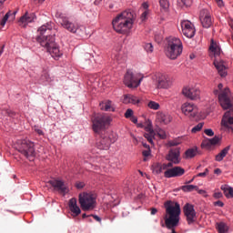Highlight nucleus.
<instances>
[{"instance_id":"nucleus-30","label":"nucleus","mask_w":233,"mask_h":233,"mask_svg":"<svg viewBox=\"0 0 233 233\" xmlns=\"http://www.w3.org/2000/svg\"><path fill=\"white\" fill-rule=\"evenodd\" d=\"M216 228L218 229V233H228V227L224 222L216 224Z\"/></svg>"},{"instance_id":"nucleus-18","label":"nucleus","mask_w":233,"mask_h":233,"mask_svg":"<svg viewBox=\"0 0 233 233\" xmlns=\"http://www.w3.org/2000/svg\"><path fill=\"white\" fill-rule=\"evenodd\" d=\"M183 95L187 98H189L191 100H197L199 98V89L197 87H184L183 89Z\"/></svg>"},{"instance_id":"nucleus-25","label":"nucleus","mask_w":233,"mask_h":233,"mask_svg":"<svg viewBox=\"0 0 233 233\" xmlns=\"http://www.w3.org/2000/svg\"><path fill=\"white\" fill-rule=\"evenodd\" d=\"M99 107L101 110H105V112H115V107L112 106L110 100L99 103Z\"/></svg>"},{"instance_id":"nucleus-32","label":"nucleus","mask_w":233,"mask_h":233,"mask_svg":"<svg viewBox=\"0 0 233 233\" xmlns=\"http://www.w3.org/2000/svg\"><path fill=\"white\" fill-rule=\"evenodd\" d=\"M167 170V167L166 166H161V164H157L153 167V171L155 174L159 175L162 173V171Z\"/></svg>"},{"instance_id":"nucleus-29","label":"nucleus","mask_w":233,"mask_h":233,"mask_svg":"<svg viewBox=\"0 0 233 233\" xmlns=\"http://www.w3.org/2000/svg\"><path fill=\"white\" fill-rule=\"evenodd\" d=\"M221 190H223L224 196L228 199L233 198V187L228 186H221Z\"/></svg>"},{"instance_id":"nucleus-7","label":"nucleus","mask_w":233,"mask_h":233,"mask_svg":"<svg viewBox=\"0 0 233 233\" xmlns=\"http://www.w3.org/2000/svg\"><path fill=\"white\" fill-rule=\"evenodd\" d=\"M18 152L26 158L35 157V143L28 139L18 140Z\"/></svg>"},{"instance_id":"nucleus-6","label":"nucleus","mask_w":233,"mask_h":233,"mask_svg":"<svg viewBox=\"0 0 233 233\" xmlns=\"http://www.w3.org/2000/svg\"><path fill=\"white\" fill-rule=\"evenodd\" d=\"M97 196L91 192H82L78 194V204L83 211H90L96 208Z\"/></svg>"},{"instance_id":"nucleus-21","label":"nucleus","mask_w":233,"mask_h":233,"mask_svg":"<svg viewBox=\"0 0 233 233\" xmlns=\"http://www.w3.org/2000/svg\"><path fill=\"white\" fill-rule=\"evenodd\" d=\"M112 143L113 142L111 138H109L108 137H101V138H99V141L96 142V147L100 150H108Z\"/></svg>"},{"instance_id":"nucleus-3","label":"nucleus","mask_w":233,"mask_h":233,"mask_svg":"<svg viewBox=\"0 0 233 233\" xmlns=\"http://www.w3.org/2000/svg\"><path fill=\"white\" fill-rule=\"evenodd\" d=\"M112 118L108 114H93L91 116V127L96 135L101 136L111 124Z\"/></svg>"},{"instance_id":"nucleus-45","label":"nucleus","mask_w":233,"mask_h":233,"mask_svg":"<svg viewBox=\"0 0 233 233\" xmlns=\"http://www.w3.org/2000/svg\"><path fill=\"white\" fill-rule=\"evenodd\" d=\"M144 49L147 51V53H152L154 51V47L152 46L151 43L146 44V46H144Z\"/></svg>"},{"instance_id":"nucleus-34","label":"nucleus","mask_w":233,"mask_h":233,"mask_svg":"<svg viewBox=\"0 0 233 233\" xmlns=\"http://www.w3.org/2000/svg\"><path fill=\"white\" fill-rule=\"evenodd\" d=\"M159 5L160 10L163 12H167V10H169V1L167 0H159Z\"/></svg>"},{"instance_id":"nucleus-35","label":"nucleus","mask_w":233,"mask_h":233,"mask_svg":"<svg viewBox=\"0 0 233 233\" xmlns=\"http://www.w3.org/2000/svg\"><path fill=\"white\" fill-rule=\"evenodd\" d=\"M11 15L12 17L15 16V12L11 13V11H8L0 22L1 26L5 27L6 21H8V18H10Z\"/></svg>"},{"instance_id":"nucleus-37","label":"nucleus","mask_w":233,"mask_h":233,"mask_svg":"<svg viewBox=\"0 0 233 233\" xmlns=\"http://www.w3.org/2000/svg\"><path fill=\"white\" fill-rule=\"evenodd\" d=\"M178 6L183 7H189L193 4L192 0H178L177 1Z\"/></svg>"},{"instance_id":"nucleus-27","label":"nucleus","mask_w":233,"mask_h":233,"mask_svg":"<svg viewBox=\"0 0 233 233\" xmlns=\"http://www.w3.org/2000/svg\"><path fill=\"white\" fill-rule=\"evenodd\" d=\"M209 50L213 53V55H215V56H219L220 47L219 45L214 41V39L210 40Z\"/></svg>"},{"instance_id":"nucleus-2","label":"nucleus","mask_w":233,"mask_h":233,"mask_svg":"<svg viewBox=\"0 0 233 233\" xmlns=\"http://www.w3.org/2000/svg\"><path fill=\"white\" fill-rule=\"evenodd\" d=\"M135 13L130 10L123 11L112 21L114 30L119 34H127L132 29Z\"/></svg>"},{"instance_id":"nucleus-44","label":"nucleus","mask_w":233,"mask_h":233,"mask_svg":"<svg viewBox=\"0 0 233 233\" xmlns=\"http://www.w3.org/2000/svg\"><path fill=\"white\" fill-rule=\"evenodd\" d=\"M157 136H159L160 138L166 139L167 138V133H165L164 129L158 128L157 130Z\"/></svg>"},{"instance_id":"nucleus-8","label":"nucleus","mask_w":233,"mask_h":233,"mask_svg":"<svg viewBox=\"0 0 233 233\" xmlns=\"http://www.w3.org/2000/svg\"><path fill=\"white\" fill-rule=\"evenodd\" d=\"M56 17H58L61 26L66 29L67 32L76 34L77 30L79 29V25L70 22L68 17L62 13L56 14Z\"/></svg>"},{"instance_id":"nucleus-59","label":"nucleus","mask_w":233,"mask_h":233,"mask_svg":"<svg viewBox=\"0 0 233 233\" xmlns=\"http://www.w3.org/2000/svg\"><path fill=\"white\" fill-rule=\"evenodd\" d=\"M6 115L13 117L15 115V113H14L12 110H8V111H6Z\"/></svg>"},{"instance_id":"nucleus-5","label":"nucleus","mask_w":233,"mask_h":233,"mask_svg":"<svg viewBox=\"0 0 233 233\" xmlns=\"http://www.w3.org/2000/svg\"><path fill=\"white\" fill-rule=\"evenodd\" d=\"M183 52V44L175 36L167 37L166 44V56L170 60H176Z\"/></svg>"},{"instance_id":"nucleus-48","label":"nucleus","mask_w":233,"mask_h":233,"mask_svg":"<svg viewBox=\"0 0 233 233\" xmlns=\"http://www.w3.org/2000/svg\"><path fill=\"white\" fill-rule=\"evenodd\" d=\"M85 186H86L85 182H76V188H77V189H82L85 187Z\"/></svg>"},{"instance_id":"nucleus-56","label":"nucleus","mask_w":233,"mask_h":233,"mask_svg":"<svg viewBox=\"0 0 233 233\" xmlns=\"http://www.w3.org/2000/svg\"><path fill=\"white\" fill-rule=\"evenodd\" d=\"M214 198L217 199H219L220 198H222V193L221 192H216L214 194Z\"/></svg>"},{"instance_id":"nucleus-10","label":"nucleus","mask_w":233,"mask_h":233,"mask_svg":"<svg viewBox=\"0 0 233 233\" xmlns=\"http://www.w3.org/2000/svg\"><path fill=\"white\" fill-rule=\"evenodd\" d=\"M49 185L54 187V190L61 194L62 196H66L69 193L68 185L64 181L59 179H53L48 181Z\"/></svg>"},{"instance_id":"nucleus-16","label":"nucleus","mask_w":233,"mask_h":233,"mask_svg":"<svg viewBox=\"0 0 233 233\" xmlns=\"http://www.w3.org/2000/svg\"><path fill=\"white\" fill-rule=\"evenodd\" d=\"M199 20L204 28H209L210 25H212V18L210 17V13L208 9L200 10Z\"/></svg>"},{"instance_id":"nucleus-52","label":"nucleus","mask_w":233,"mask_h":233,"mask_svg":"<svg viewBox=\"0 0 233 233\" xmlns=\"http://www.w3.org/2000/svg\"><path fill=\"white\" fill-rule=\"evenodd\" d=\"M173 165H175V163L172 162V161H170V162L167 163V164H162V165H160V166L166 167H167V168H172Z\"/></svg>"},{"instance_id":"nucleus-1","label":"nucleus","mask_w":233,"mask_h":233,"mask_svg":"<svg viewBox=\"0 0 233 233\" xmlns=\"http://www.w3.org/2000/svg\"><path fill=\"white\" fill-rule=\"evenodd\" d=\"M38 35L35 37V41L40 44L41 46L46 48L54 59H58L62 56V52L59 50L58 45L56 43V31L54 28V24L48 22L44 24L37 29Z\"/></svg>"},{"instance_id":"nucleus-58","label":"nucleus","mask_w":233,"mask_h":233,"mask_svg":"<svg viewBox=\"0 0 233 233\" xmlns=\"http://www.w3.org/2000/svg\"><path fill=\"white\" fill-rule=\"evenodd\" d=\"M207 172H202V173H198V175H197V177H207Z\"/></svg>"},{"instance_id":"nucleus-4","label":"nucleus","mask_w":233,"mask_h":233,"mask_svg":"<svg viewBox=\"0 0 233 233\" xmlns=\"http://www.w3.org/2000/svg\"><path fill=\"white\" fill-rule=\"evenodd\" d=\"M213 94L218 96L221 108L228 110L233 107V96H231L228 87H223L222 84H218V87L213 90Z\"/></svg>"},{"instance_id":"nucleus-62","label":"nucleus","mask_w":233,"mask_h":233,"mask_svg":"<svg viewBox=\"0 0 233 233\" xmlns=\"http://www.w3.org/2000/svg\"><path fill=\"white\" fill-rule=\"evenodd\" d=\"M216 3H218V6H222L223 5V1L222 0H215Z\"/></svg>"},{"instance_id":"nucleus-13","label":"nucleus","mask_w":233,"mask_h":233,"mask_svg":"<svg viewBox=\"0 0 233 233\" xmlns=\"http://www.w3.org/2000/svg\"><path fill=\"white\" fill-rule=\"evenodd\" d=\"M181 112H183L184 116L193 119L198 114V109L194 104L186 102L181 106Z\"/></svg>"},{"instance_id":"nucleus-63","label":"nucleus","mask_w":233,"mask_h":233,"mask_svg":"<svg viewBox=\"0 0 233 233\" xmlns=\"http://www.w3.org/2000/svg\"><path fill=\"white\" fill-rule=\"evenodd\" d=\"M228 25L231 28V30H233V20H229Z\"/></svg>"},{"instance_id":"nucleus-33","label":"nucleus","mask_w":233,"mask_h":233,"mask_svg":"<svg viewBox=\"0 0 233 233\" xmlns=\"http://www.w3.org/2000/svg\"><path fill=\"white\" fill-rule=\"evenodd\" d=\"M197 154H198L197 148L187 149L186 151V159H191L195 157Z\"/></svg>"},{"instance_id":"nucleus-49","label":"nucleus","mask_w":233,"mask_h":233,"mask_svg":"<svg viewBox=\"0 0 233 233\" xmlns=\"http://www.w3.org/2000/svg\"><path fill=\"white\" fill-rule=\"evenodd\" d=\"M204 133L208 137H214V131L212 129H205Z\"/></svg>"},{"instance_id":"nucleus-15","label":"nucleus","mask_w":233,"mask_h":233,"mask_svg":"<svg viewBox=\"0 0 233 233\" xmlns=\"http://www.w3.org/2000/svg\"><path fill=\"white\" fill-rule=\"evenodd\" d=\"M185 175V168L176 166L175 167L166 169L163 173L165 178H175Z\"/></svg>"},{"instance_id":"nucleus-17","label":"nucleus","mask_w":233,"mask_h":233,"mask_svg":"<svg viewBox=\"0 0 233 233\" xmlns=\"http://www.w3.org/2000/svg\"><path fill=\"white\" fill-rule=\"evenodd\" d=\"M166 160L175 163V165L180 164V149L178 147L170 149L167 156H166Z\"/></svg>"},{"instance_id":"nucleus-55","label":"nucleus","mask_w":233,"mask_h":233,"mask_svg":"<svg viewBox=\"0 0 233 233\" xmlns=\"http://www.w3.org/2000/svg\"><path fill=\"white\" fill-rule=\"evenodd\" d=\"M225 204L222 201H216L215 202V207H220L223 208Z\"/></svg>"},{"instance_id":"nucleus-38","label":"nucleus","mask_w":233,"mask_h":233,"mask_svg":"<svg viewBox=\"0 0 233 233\" xmlns=\"http://www.w3.org/2000/svg\"><path fill=\"white\" fill-rule=\"evenodd\" d=\"M196 188H197V186H193V185H187V186L181 187V190H183L184 192H192Z\"/></svg>"},{"instance_id":"nucleus-54","label":"nucleus","mask_w":233,"mask_h":233,"mask_svg":"<svg viewBox=\"0 0 233 233\" xmlns=\"http://www.w3.org/2000/svg\"><path fill=\"white\" fill-rule=\"evenodd\" d=\"M90 217H93L94 220H96V222L101 223V218L97 215H90Z\"/></svg>"},{"instance_id":"nucleus-19","label":"nucleus","mask_w":233,"mask_h":233,"mask_svg":"<svg viewBox=\"0 0 233 233\" xmlns=\"http://www.w3.org/2000/svg\"><path fill=\"white\" fill-rule=\"evenodd\" d=\"M213 65L215 66L216 69H218V75L221 77H226L228 76V63L223 60H217L213 62Z\"/></svg>"},{"instance_id":"nucleus-39","label":"nucleus","mask_w":233,"mask_h":233,"mask_svg":"<svg viewBox=\"0 0 233 233\" xmlns=\"http://www.w3.org/2000/svg\"><path fill=\"white\" fill-rule=\"evenodd\" d=\"M41 80L46 82H51L50 74L47 71H44L43 75H41Z\"/></svg>"},{"instance_id":"nucleus-11","label":"nucleus","mask_w":233,"mask_h":233,"mask_svg":"<svg viewBox=\"0 0 233 233\" xmlns=\"http://www.w3.org/2000/svg\"><path fill=\"white\" fill-rule=\"evenodd\" d=\"M184 217H186L187 223L188 225L194 224L197 220V213L196 209H194V206L187 203L183 208Z\"/></svg>"},{"instance_id":"nucleus-46","label":"nucleus","mask_w":233,"mask_h":233,"mask_svg":"<svg viewBox=\"0 0 233 233\" xmlns=\"http://www.w3.org/2000/svg\"><path fill=\"white\" fill-rule=\"evenodd\" d=\"M180 144H181V142L178 139H175V140H170L169 143H167V146L177 147Z\"/></svg>"},{"instance_id":"nucleus-40","label":"nucleus","mask_w":233,"mask_h":233,"mask_svg":"<svg viewBox=\"0 0 233 233\" xmlns=\"http://www.w3.org/2000/svg\"><path fill=\"white\" fill-rule=\"evenodd\" d=\"M216 146V144L210 143L209 141H202V144H200V147H202V148H207L209 149L211 147Z\"/></svg>"},{"instance_id":"nucleus-57","label":"nucleus","mask_w":233,"mask_h":233,"mask_svg":"<svg viewBox=\"0 0 233 233\" xmlns=\"http://www.w3.org/2000/svg\"><path fill=\"white\" fill-rule=\"evenodd\" d=\"M130 121H131V123L137 124V117H136V116H131V117H130Z\"/></svg>"},{"instance_id":"nucleus-24","label":"nucleus","mask_w":233,"mask_h":233,"mask_svg":"<svg viewBox=\"0 0 233 233\" xmlns=\"http://www.w3.org/2000/svg\"><path fill=\"white\" fill-rule=\"evenodd\" d=\"M146 134H144V137L147 138V141H148L149 144L154 145L153 139L156 137V132L152 129V127L147 126L146 127Z\"/></svg>"},{"instance_id":"nucleus-64","label":"nucleus","mask_w":233,"mask_h":233,"mask_svg":"<svg viewBox=\"0 0 233 233\" xmlns=\"http://www.w3.org/2000/svg\"><path fill=\"white\" fill-rule=\"evenodd\" d=\"M143 147H144V148H147V150H149V146L147 145L146 143H143Z\"/></svg>"},{"instance_id":"nucleus-50","label":"nucleus","mask_w":233,"mask_h":233,"mask_svg":"<svg viewBox=\"0 0 233 233\" xmlns=\"http://www.w3.org/2000/svg\"><path fill=\"white\" fill-rule=\"evenodd\" d=\"M35 132L37 133L38 136H43V135H45V133L43 132V130L40 129V128L37 127H35Z\"/></svg>"},{"instance_id":"nucleus-60","label":"nucleus","mask_w":233,"mask_h":233,"mask_svg":"<svg viewBox=\"0 0 233 233\" xmlns=\"http://www.w3.org/2000/svg\"><path fill=\"white\" fill-rule=\"evenodd\" d=\"M214 173H215V175H220V174H222V170L220 168H216Z\"/></svg>"},{"instance_id":"nucleus-36","label":"nucleus","mask_w":233,"mask_h":233,"mask_svg":"<svg viewBox=\"0 0 233 233\" xmlns=\"http://www.w3.org/2000/svg\"><path fill=\"white\" fill-rule=\"evenodd\" d=\"M11 15L12 17L15 16V12L11 13V11H8L0 22L1 26L5 27L6 21H8V18H10Z\"/></svg>"},{"instance_id":"nucleus-12","label":"nucleus","mask_w":233,"mask_h":233,"mask_svg":"<svg viewBox=\"0 0 233 233\" xmlns=\"http://www.w3.org/2000/svg\"><path fill=\"white\" fill-rule=\"evenodd\" d=\"M221 126L224 130L233 133V109L224 113L223 118L221 119Z\"/></svg>"},{"instance_id":"nucleus-22","label":"nucleus","mask_w":233,"mask_h":233,"mask_svg":"<svg viewBox=\"0 0 233 233\" xmlns=\"http://www.w3.org/2000/svg\"><path fill=\"white\" fill-rule=\"evenodd\" d=\"M69 210H70V212H72L73 217H77L82 212L79 206H77L76 198H70V200H69Z\"/></svg>"},{"instance_id":"nucleus-31","label":"nucleus","mask_w":233,"mask_h":233,"mask_svg":"<svg viewBox=\"0 0 233 233\" xmlns=\"http://www.w3.org/2000/svg\"><path fill=\"white\" fill-rule=\"evenodd\" d=\"M20 23H22V24H29V23H32V22H34V15H30V16H29V15H27V13L26 14H25L24 15V16H21L20 17Z\"/></svg>"},{"instance_id":"nucleus-26","label":"nucleus","mask_w":233,"mask_h":233,"mask_svg":"<svg viewBox=\"0 0 233 233\" xmlns=\"http://www.w3.org/2000/svg\"><path fill=\"white\" fill-rule=\"evenodd\" d=\"M139 100L137 96H133V95H125L124 98H123V104H133V105H137L138 104Z\"/></svg>"},{"instance_id":"nucleus-61","label":"nucleus","mask_w":233,"mask_h":233,"mask_svg":"<svg viewBox=\"0 0 233 233\" xmlns=\"http://www.w3.org/2000/svg\"><path fill=\"white\" fill-rule=\"evenodd\" d=\"M157 213V209L156 208H151V215H156Z\"/></svg>"},{"instance_id":"nucleus-53","label":"nucleus","mask_w":233,"mask_h":233,"mask_svg":"<svg viewBox=\"0 0 233 233\" xmlns=\"http://www.w3.org/2000/svg\"><path fill=\"white\" fill-rule=\"evenodd\" d=\"M148 15V11H144L143 14H141V20L145 21L147 18V15Z\"/></svg>"},{"instance_id":"nucleus-42","label":"nucleus","mask_w":233,"mask_h":233,"mask_svg":"<svg viewBox=\"0 0 233 233\" xmlns=\"http://www.w3.org/2000/svg\"><path fill=\"white\" fill-rule=\"evenodd\" d=\"M204 141L209 142L210 144H213V145H218L220 141V138L218 137H215L210 139H205Z\"/></svg>"},{"instance_id":"nucleus-20","label":"nucleus","mask_w":233,"mask_h":233,"mask_svg":"<svg viewBox=\"0 0 233 233\" xmlns=\"http://www.w3.org/2000/svg\"><path fill=\"white\" fill-rule=\"evenodd\" d=\"M170 86L169 77L167 75H157V87L167 89Z\"/></svg>"},{"instance_id":"nucleus-51","label":"nucleus","mask_w":233,"mask_h":233,"mask_svg":"<svg viewBox=\"0 0 233 233\" xmlns=\"http://www.w3.org/2000/svg\"><path fill=\"white\" fill-rule=\"evenodd\" d=\"M151 155V150L150 149H147L143 151V156L144 157H148Z\"/></svg>"},{"instance_id":"nucleus-47","label":"nucleus","mask_w":233,"mask_h":233,"mask_svg":"<svg viewBox=\"0 0 233 233\" xmlns=\"http://www.w3.org/2000/svg\"><path fill=\"white\" fill-rule=\"evenodd\" d=\"M125 117L129 119L131 117H135V116H133V110L132 109H127L125 113Z\"/></svg>"},{"instance_id":"nucleus-43","label":"nucleus","mask_w":233,"mask_h":233,"mask_svg":"<svg viewBox=\"0 0 233 233\" xmlns=\"http://www.w3.org/2000/svg\"><path fill=\"white\" fill-rule=\"evenodd\" d=\"M148 107L152 110H158L159 109V104L157 102L151 101L148 103Z\"/></svg>"},{"instance_id":"nucleus-14","label":"nucleus","mask_w":233,"mask_h":233,"mask_svg":"<svg viewBox=\"0 0 233 233\" xmlns=\"http://www.w3.org/2000/svg\"><path fill=\"white\" fill-rule=\"evenodd\" d=\"M181 31L183 32V35L187 37V38H193L194 35H196V29H194V25L193 24H191L190 21L188 20H183L181 21Z\"/></svg>"},{"instance_id":"nucleus-23","label":"nucleus","mask_w":233,"mask_h":233,"mask_svg":"<svg viewBox=\"0 0 233 233\" xmlns=\"http://www.w3.org/2000/svg\"><path fill=\"white\" fill-rule=\"evenodd\" d=\"M157 120L162 125H167L172 121V117L169 116V114L160 112L157 115Z\"/></svg>"},{"instance_id":"nucleus-28","label":"nucleus","mask_w":233,"mask_h":233,"mask_svg":"<svg viewBox=\"0 0 233 233\" xmlns=\"http://www.w3.org/2000/svg\"><path fill=\"white\" fill-rule=\"evenodd\" d=\"M229 150H230V146L224 147V149L221 150L220 153L216 155L215 160L218 162L222 161L226 157V156H228Z\"/></svg>"},{"instance_id":"nucleus-41","label":"nucleus","mask_w":233,"mask_h":233,"mask_svg":"<svg viewBox=\"0 0 233 233\" xmlns=\"http://www.w3.org/2000/svg\"><path fill=\"white\" fill-rule=\"evenodd\" d=\"M203 127H204V123H199L198 125L192 127L191 132L196 134V133L201 131Z\"/></svg>"},{"instance_id":"nucleus-9","label":"nucleus","mask_w":233,"mask_h":233,"mask_svg":"<svg viewBox=\"0 0 233 233\" xmlns=\"http://www.w3.org/2000/svg\"><path fill=\"white\" fill-rule=\"evenodd\" d=\"M141 80L142 78L138 79L137 76L134 75L132 71H127L123 83H125L126 86L128 88H137V86H140Z\"/></svg>"}]
</instances>
